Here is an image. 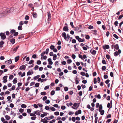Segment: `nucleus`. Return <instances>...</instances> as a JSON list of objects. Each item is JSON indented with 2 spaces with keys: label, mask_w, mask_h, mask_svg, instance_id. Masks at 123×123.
Segmentation results:
<instances>
[{
  "label": "nucleus",
  "mask_w": 123,
  "mask_h": 123,
  "mask_svg": "<svg viewBox=\"0 0 123 123\" xmlns=\"http://www.w3.org/2000/svg\"><path fill=\"white\" fill-rule=\"evenodd\" d=\"M13 9V7H11V8H9L5 11L2 12L1 14L3 16H5L7 13L12 12Z\"/></svg>",
  "instance_id": "f257e3e1"
},
{
  "label": "nucleus",
  "mask_w": 123,
  "mask_h": 123,
  "mask_svg": "<svg viewBox=\"0 0 123 123\" xmlns=\"http://www.w3.org/2000/svg\"><path fill=\"white\" fill-rule=\"evenodd\" d=\"M0 36L2 40H4L6 38V36L5 35V33H3L1 32L0 33Z\"/></svg>",
  "instance_id": "f03ea898"
},
{
  "label": "nucleus",
  "mask_w": 123,
  "mask_h": 123,
  "mask_svg": "<svg viewBox=\"0 0 123 123\" xmlns=\"http://www.w3.org/2000/svg\"><path fill=\"white\" fill-rule=\"evenodd\" d=\"M121 52L120 49H119L117 51L115 52L114 54V55L115 56H117L118 54L121 53Z\"/></svg>",
  "instance_id": "7ed1b4c3"
},
{
  "label": "nucleus",
  "mask_w": 123,
  "mask_h": 123,
  "mask_svg": "<svg viewBox=\"0 0 123 123\" xmlns=\"http://www.w3.org/2000/svg\"><path fill=\"white\" fill-rule=\"evenodd\" d=\"M82 28V26L80 25H79L78 26L74 27V30L78 31L80 29Z\"/></svg>",
  "instance_id": "20e7f679"
},
{
  "label": "nucleus",
  "mask_w": 123,
  "mask_h": 123,
  "mask_svg": "<svg viewBox=\"0 0 123 123\" xmlns=\"http://www.w3.org/2000/svg\"><path fill=\"white\" fill-rule=\"evenodd\" d=\"M110 102V103H108L107 105V107L108 108H109V109L111 108L112 106V100H111Z\"/></svg>",
  "instance_id": "39448f33"
},
{
  "label": "nucleus",
  "mask_w": 123,
  "mask_h": 123,
  "mask_svg": "<svg viewBox=\"0 0 123 123\" xmlns=\"http://www.w3.org/2000/svg\"><path fill=\"white\" fill-rule=\"evenodd\" d=\"M26 66L25 65H23L20 66L19 68V69L21 70H25L26 68Z\"/></svg>",
  "instance_id": "423d86ee"
},
{
  "label": "nucleus",
  "mask_w": 123,
  "mask_h": 123,
  "mask_svg": "<svg viewBox=\"0 0 123 123\" xmlns=\"http://www.w3.org/2000/svg\"><path fill=\"white\" fill-rule=\"evenodd\" d=\"M62 36L66 40L67 39V35L65 32H63L62 33Z\"/></svg>",
  "instance_id": "0eeeda50"
},
{
  "label": "nucleus",
  "mask_w": 123,
  "mask_h": 123,
  "mask_svg": "<svg viewBox=\"0 0 123 123\" xmlns=\"http://www.w3.org/2000/svg\"><path fill=\"white\" fill-rule=\"evenodd\" d=\"M81 110H79L78 111H77L75 112V114L76 115H78L79 114H81Z\"/></svg>",
  "instance_id": "6e6552de"
},
{
  "label": "nucleus",
  "mask_w": 123,
  "mask_h": 123,
  "mask_svg": "<svg viewBox=\"0 0 123 123\" xmlns=\"http://www.w3.org/2000/svg\"><path fill=\"white\" fill-rule=\"evenodd\" d=\"M103 48L104 50H106L109 49V46L108 45H106L105 46L103 45Z\"/></svg>",
  "instance_id": "1a4fd4ad"
},
{
  "label": "nucleus",
  "mask_w": 123,
  "mask_h": 123,
  "mask_svg": "<svg viewBox=\"0 0 123 123\" xmlns=\"http://www.w3.org/2000/svg\"><path fill=\"white\" fill-rule=\"evenodd\" d=\"M63 30L66 31H68L69 30L68 27L67 26H64L63 28Z\"/></svg>",
  "instance_id": "9d476101"
},
{
  "label": "nucleus",
  "mask_w": 123,
  "mask_h": 123,
  "mask_svg": "<svg viewBox=\"0 0 123 123\" xmlns=\"http://www.w3.org/2000/svg\"><path fill=\"white\" fill-rule=\"evenodd\" d=\"M5 63H6L7 64H11L12 63V61L10 59L8 61H6L5 62Z\"/></svg>",
  "instance_id": "9b49d317"
},
{
  "label": "nucleus",
  "mask_w": 123,
  "mask_h": 123,
  "mask_svg": "<svg viewBox=\"0 0 123 123\" xmlns=\"http://www.w3.org/2000/svg\"><path fill=\"white\" fill-rule=\"evenodd\" d=\"M48 61L49 62L48 64L50 65H52L53 64V62L52 61L51 59V58H49L48 59Z\"/></svg>",
  "instance_id": "f8f14e48"
},
{
  "label": "nucleus",
  "mask_w": 123,
  "mask_h": 123,
  "mask_svg": "<svg viewBox=\"0 0 123 123\" xmlns=\"http://www.w3.org/2000/svg\"><path fill=\"white\" fill-rule=\"evenodd\" d=\"M93 34L95 35H97L98 37H99V35L97 34V30H93Z\"/></svg>",
  "instance_id": "ddd939ff"
},
{
  "label": "nucleus",
  "mask_w": 123,
  "mask_h": 123,
  "mask_svg": "<svg viewBox=\"0 0 123 123\" xmlns=\"http://www.w3.org/2000/svg\"><path fill=\"white\" fill-rule=\"evenodd\" d=\"M97 116V114H95L94 117H95V123H97L98 121V117H96Z\"/></svg>",
  "instance_id": "4468645a"
},
{
  "label": "nucleus",
  "mask_w": 123,
  "mask_h": 123,
  "mask_svg": "<svg viewBox=\"0 0 123 123\" xmlns=\"http://www.w3.org/2000/svg\"><path fill=\"white\" fill-rule=\"evenodd\" d=\"M19 47V46H17L16 47H15L13 49V51L14 52H16L17 50L18 49Z\"/></svg>",
  "instance_id": "2eb2a0df"
},
{
  "label": "nucleus",
  "mask_w": 123,
  "mask_h": 123,
  "mask_svg": "<svg viewBox=\"0 0 123 123\" xmlns=\"http://www.w3.org/2000/svg\"><path fill=\"white\" fill-rule=\"evenodd\" d=\"M10 40L11 43L13 44H14L15 42V39L14 38L11 39Z\"/></svg>",
  "instance_id": "dca6fc26"
},
{
  "label": "nucleus",
  "mask_w": 123,
  "mask_h": 123,
  "mask_svg": "<svg viewBox=\"0 0 123 123\" xmlns=\"http://www.w3.org/2000/svg\"><path fill=\"white\" fill-rule=\"evenodd\" d=\"M25 34H22L20 35H19L18 38V39H21L22 38H23L24 37V36H23V35Z\"/></svg>",
  "instance_id": "f3484780"
},
{
  "label": "nucleus",
  "mask_w": 123,
  "mask_h": 123,
  "mask_svg": "<svg viewBox=\"0 0 123 123\" xmlns=\"http://www.w3.org/2000/svg\"><path fill=\"white\" fill-rule=\"evenodd\" d=\"M41 121L43 123H47L49 121H47V120H44V119H42L41 120Z\"/></svg>",
  "instance_id": "a211bd4d"
},
{
  "label": "nucleus",
  "mask_w": 123,
  "mask_h": 123,
  "mask_svg": "<svg viewBox=\"0 0 123 123\" xmlns=\"http://www.w3.org/2000/svg\"><path fill=\"white\" fill-rule=\"evenodd\" d=\"M32 15L34 18H36L37 17V15L36 12H33Z\"/></svg>",
  "instance_id": "6ab92c4d"
},
{
  "label": "nucleus",
  "mask_w": 123,
  "mask_h": 123,
  "mask_svg": "<svg viewBox=\"0 0 123 123\" xmlns=\"http://www.w3.org/2000/svg\"><path fill=\"white\" fill-rule=\"evenodd\" d=\"M114 47L115 48V49L116 50L119 49V47L118 44H116L115 45Z\"/></svg>",
  "instance_id": "aec40b11"
},
{
  "label": "nucleus",
  "mask_w": 123,
  "mask_h": 123,
  "mask_svg": "<svg viewBox=\"0 0 123 123\" xmlns=\"http://www.w3.org/2000/svg\"><path fill=\"white\" fill-rule=\"evenodd\" d=\"M5 117L6 120H9L11 118L9 116L7 115L5 116Z\"/></svg>",
  "instance_id": "412c9836"
},
{
  "label": "nucleus",
  "mask_w": 123,
  "mask_h": 123,
  "mask_svg": "<svg viewBox=\"0 0 123 123\" xmlns=\"http://www.w3.org/2000/svg\"><path fill=\"white\" fill-rule=\"evenodd\" d=\"M19 56H18L15 57V62H17L19 59Z\"/></svg>",
  "instance_id": "4be33fe9"
},
{
  "label": "nucleus",
  "mask_w": 123,
  "mask_h": 123,
  "mask_svg": "<svg viewBox=\"0 0 123 123\" xmlns=\"http://www.w3.org/2000/svg\"><path fill=\"white\" fill-rule=\"evenodd\" d=\"M47 13H48V18H51V15L50 12L49 11L48 12H47Z\"/></svg>",
  "instance_id": "5701e85b"
},
{
  "label": "nucleus",
  "mask_w": 123,
  "mask_h": 123,
  "mask_svg": "<svg viewBox=\"0 0 123 123\" xmlns=\"http://www.w3.org/2000/svg\"><path fill=\"white\" fill-rule=\"evenodd\" d=\"M100 112V114L101 115H103L104 114L105 111L104 110H100V111H99Z\"/></svg>",
  "instance_id": "b1692460"
},
{
  "label": "nucleus",
  "mask_w": 123,
  "mask_h": 123,
  "mask_svg": "<svg viewBox=\"0 0 123 123\" xmlns=\"http://www.w3.org/2000/svg\"><path fill=\"white\" fill-rule=\"evenodd\" d=\"M17 78H15L14 80H13V84H16L17 83Z\"/></svg>",
  "instance_id": "393cba45"
},
{
  "label": "nucleus",
  "mask_w": 123,
  "mask_h": 123,
  "mask_svg": "<svg viewBox=\"0 0 123 123\" xmlns=\"http://www.w3.org/2000/svg\"><path fill=\"white\" fill-rule=\"evenodd\" d=\"M57 56L56 54H55L53 55V60L55 61L57 58Z\"/></svg>",
  "instance_id": "a878e982"
},
{
  "label": "nucleus",
  "mask_w": 123,
  "mask_h": 123,
  "mask_svg": "<svg viewBox=\"0 0 123 123\" xmlns=\"http://www.w3.org/2000/svg\"><path fill=\"white\" fill-rule=\"evenodd\" d=\"M77 107H76V108H75L73 106H72V108H73V109H76L77 108H78V107H79V105L80 104V103H77Z\"/></svg>",
  "instance_id": "bb28decb"
},
{
  "label": "nucleus",
  "mask_w": 123,
  "mask_h": 123,
  "mask_svg": "<svg viewBox=\"0 0 123 123\" xmlns=\"http://www.w3.org/2000/svg\"><path fill=\"white\" fill-rule=\"evenodd\" d=\"M40 77V75H37L35 77H34L33 79L34 80H37L39 77Z\"/></svg>",
  "instance_id": "cd10ccee"
},
{
  "label": "nucleus",
  "mask_w": 123,
  "mask_h": 123,
  "mask_svg": "<svg viewBox=\"0 0 123 123\" xmlns=\"http://www.w3.org/2000/svg\"><path fill=\"white\" fill-rule=\"evenodd\" d=\"M59 62L58 61H56L55 62V66H58V65L59 64V63H58Z\"/></svg>",
  "instance_id": "c85d7f7f"
},
{
  "label": "nucleus",
  "mask_w": 123,
  "mask_h": 123,
  "mask_svg": "<svg viewBox=\"0 0 123 123\" xmlns=\"http://www.w3.org/2000/svg\"><path fill=\"white\" fill-rule=\"evenodd\" d=\"M85 41V40L84 38L83 39H82L81 38H80L79 42H84Z\"/></svg>",
  "instance_id": "c756f323"
},
{
  "label": "nucleus",
  "mask_w": 123,
  "mask_h": 123,
  "mask_svg": "<svg viewBox=\"0 0 123 123\" xmlns=\"http://www.w3.org/2000/svg\"><path fill=\"white\" fill-rule=\"evenodd\" d=\"M27 107V106L24 104H22L21 105V107L23 108H25Z\"/></svg>",
  "instance_id": "7c9ffc66"
},
{
  "label": "nucleus",
  "mask_w": 123,
  "mask_h": 123,
  "mask_svg": "<svg viewBox=\"0 0 123 123\" xmlns=\"http://www.w3.org/2000/svg\"><path fill=\"white\" fill-rule=\"evenodd\" d=\"M18 29L19 30H22V26L21 25H19L18 27Z\"/></svg>",
  "instance_id": "2f4dec72"
},
{
  "label": "nucleus",
  "mask_w": 123,
  "mask_h": 123,
  "mask_svg": "<svg viewBox=\"0 0 123 123\" xmlns=\"http://www.w3.org/2000/svg\"><path fill=\"white\" fill-rule=\"evenodd\" d=\"M41 94L42 95H45L46 94V93L45 92H42L41 93Z\"/></svg>",
  "instance_id": "473e14b6"
},
{
  "label": "nucleus",
  "mask_w": 123,
  "mask_h": 123,
  "mask_svg": "<svg viewBox=\"0 0 123 123\" xmlns=\"http://www.w3.org/2000/svg\"><path fill=\"white\" fill-rule=\"evenodd\" d=\"M50 108L51 109V111H54L55 110V108L54 107H50Z\"/></svg>",
  "instance_id": "72a5a7b5"
},
{
  "label": "nucleus",
  "mask_w": 123,
  "mask_h": 123,
  "mask_svg": "<svg viewBox=\"0 0 123 123\" xmlns=\"http://www.w3.org/2000/svg\"><path fill=\"white\" fill-rule=\"evenodd\" d=\"M53 106L57 108L58 109H59L60 108V107L57 104H55L53 105Z\"/></svg>",
  "instance_id": "f704fd0d"
},
{
  "label": "nucleus",
  "mask_w": 123,
  "mask_h": 123,
  "mask_svg": "<svg viewBox=\"0 0 123 123\" xmlns=\"http://www.w3.org/2000/svg\"><path fill=\"white\" fill-rule=\"evenodd\" d=\"M102 105H100L99 106V110L98 111H100V110H101L102 109Z\"/></svg>",
  "instance_id": "c9c22d12"
},
{
  "label": "nucleus",
  "mask_w": 123,
  "mask_h": 123,
  "mask_svg": "<svg viewBox=\"0 0 123 123\" xmlns=\"http://www.w3.org/2000/svg\"><path fill=\"white\" fill-rule=\"evenodd\" d=\"M49 48H47L46 49L45 51V53L46 54H48L49 52Z\"/></svg>",
  "instance_id": "e433bc0d"
},
{
  "label": "nucleus",
  "mask_w": 123,
  "mask_h": 123,
  "mask_svg": "<svg viewBox=\"0 0 123 123\" xmlns=\"http://www.w3.org/2000/svg\"><path fill=\"white\" fill-rule=\"evenodd\" d=\"M55 46L53 45H51L50 47V49L51 50H53L55 48Z\"/></svg>",
  "instance_id": "4c0bfd02"
},
{
  "label": "nucleus",
  "mask_w": 123,
  "mask_h": 123,
  "mask_svg": "<svg viewBox=\"0 0 123 123\" xmlns=\"http://www.w3.org/2000/svg\"><path fill=\"white\" fill-rule=\"evenodd\" d=\"M72 62L71 60L68 59L67 61V62L68 64H70Z\"/></svg>",
  "instance_id": "58836bf2"
},
{
  "label": "nucleus",
  "mask_w": 123,
  "mask_h": 123,
  "mask_svg": "<svg viewBox=\"0 0 123 123\" xmlns=\"http://www.w3.org/2000/svg\"><path fill=\"white\" fill-rule=\"evenodd\" d=\"M29 17L28 16L26 15L25 16V19L26 20H28L29 19Z\"/></svg>",
  "instance_id": "ea45409f"
},
{
  "label": "nucleus",
  "mask_w": 123,
  "mask_h": 123,
  "mask_svg": "<svg viewBox=\"0 0 123 123\" xmlns=\"http://www.w3.org/2000/svg\"><path fill=\"white\" fill-rule=\"evenodd\" d=\"M16 31L14 29H12L10 31L11 33L13 34Z\"/></svg>",
  "instance_id": "a19ab883"
},
{
  "label": "nucleus",
  "mask_w": 123,
  "mask_h": 123,
  "mask_svg": "<svg viewBox=\"0 0 123 123\" xmlns=\"http://www.w3.org/2000/svg\"><path fill=\"white\" fill-rule=\"evenodd\" d=\"M55 93V92L54 90H52L50 93V94L51 95H53Z\"/></svg>",
  "instance_id": "79ce46f5"
},
{
  "label": "nucleus",
  "mask_w": 123,
  "mask_h": 123,
  "mask_svg": "<svg viewBox=\"0 0 123 123\" xmlns=\"http://www.w3.org/2000/svg\"><path fill=\"white\" fill-rule=\"evenodd\" d=\"M18 32H16V31L14 33V34L13 35V36H16L18 35Z\"/></svg>",
  "instance_id": "37998d69"
},
{
  "label": "nucleus",
  "mask_w": 123,
  "mask_h": 123,
  "mask_svg": "<svg viewBox=\"0 0 123 123\" xmlns=\"http://www.w3.org/2000/svg\"><path fill=\"white\" fill-rule=\"evenodd\" d=\"M81 64L83 66V67H84L86 66V63L84 64V63L82 62H80Z\"/></svg>",
  "instance_id": "c03bdc74"
},
{
  "label": "nucleus",
  "mask_w": 123,
  "mask_h": 123,
  "mask_svg": "<svg viewBox=\"0 0 123 123\" xmlns=\"http://www.w3.org/2000/svg\"><path fill=\"white\" fill-rule=\"evenodd\" d=\"M45 52L44 51H43V52H42L41 54V59H42V57H43L44 55L45 54Z\"/></svg>",
  "instance_id": "a18cd8bd"
},
{
  "label": "nucleus",
  "mask_w": 123,
  "mask_h": 123,
  "mask_svg": "<svg viewBox=\"0 0 123 123\" xmlns=\"http://www.w3.org/2000/svg\"><path fill=\"white\" fill-rule=\"evenodd\" d=\"M34 61L33 60H31L30 61L29 63V64H33L34 63Z\"/></svg>",
  "instance_id": "49530a36"
},
{
  "label": "nucleus",
  "mask_w": 123,
  "mask_h": 123,
  "mask_svg": "<svg viewBox=\"0 0 123 123\" xmlns=\"http://www.w3.org/2000/svg\"><path fill=\"white\" fill-rule=\"evenodd\" d=\"M41 63V62L40 60H37V65H40Z\"/></svg>",
  "instance_id": "de8ad7c7"
},
{
  "label": "nucleus",
  "mask_w": 123,
  "mask_h": 123,
  "mask_svg": "<svg viewBox=\"0 0 123 123\" xmlns=\"http://www.w3.org/2000/svg\"><path fill=\"white\" fill-rule=\"evenodd\" d=\"M80 74L82 76H84L85 75L86 73L84 72H81Z\"/></svg>",
  "instance_id": "09e8293b"
},
{
  "label": "nucleus",
  "mask_w": 123,
  "mask_h": 123,
  "mask_svg": "<svg viewBox=\"0 0 123 123\" xmlns=\"http://www.w3.org/2000/svg\"><path fill=\"white\" fill-rule=\"evenodd\" d=\"M15 67V65H11L10 67V69H12Z\"/></svg>",
  "instance_id": "8fccbe9b"
},
{
  "label": "nucleus",
  "mask_w": 123,
  "mask_h": 123,
  "mask_svg": "<svg viewBox=\"0 0 123 123\" xmlns=\"http://www.w3.org/2000/svg\"><path fill=\"white\" fill-rule=\"evenodd\" d=\"M102 63L103 64H106V61L105 60H103L102 61Z\"/></svg>",
  "instance_id": "3c124183"
},
{
  "label": "nucleus",
  "mask_w": 123,
  "mask_h": 123,
  "mask_svg": "<svg viewBox=\"0 0 123 123\" xmlns=\"http://www.w3.org/2000/svg\"><path fill=\"white\" fill-rule=\"evenodd\" d=\"M64 90L65 91H67L68 90V88L67 86L65 87H64Z\"/></svg>",
  "instance_id": "603ef678"
},
{
  "label": "nucleus",
  "mask_w": 123,
  "mask_h": 123,
  "mask_svg": "<svg viewBox=\"0 0 123 123\" xmlns=\"http://www.w3.org/2000/svg\"><path fill=\"white\" fill-rule=\"evenodd\" d=\"M14 76L13 75H11L9 76V79H12L13 78Z\"/></svg>",
  "instance_id": "864d4df0"
},
{
  "label": "nucleus",
  "mask_w": 123,
  "mask_h": 123,
  "mask_svg": "<svg viewBox=\"0 0 123 123\" xmlns=\"http://www.w3.org/2000/svg\"><path fill=\"white\" fill-rule=\"evenodd\" d=\"M72 42L73 43H75L76 42V40L75 39H73L72 40Z\"/></svg>",
  "instance_id": "5fc2aeb1"
},
{
  "label": "nucleus",
  "mask_w": 123,
  "mask_h": 123,
  "mask_svg": "<svg viewBox=\"0 0 123 123\" xmlns=\"http://www.w3.org/2000/svg\"><path fill=\"white\" fill-rule=\"evenodd\" d=\"M50 101L49 100H47L45 101V103L47 104H49L50 103Z\"/></svg>",
  "instance_id": "6e6d98bb"
},
{
  "label": "nucleus",
  "mask_w": 123,
  "mask_h": 123,
  "mask_svg": "<svg viewBox=\"0 0 123 123\" xmlns=\"http://www.w3.org/2000/svg\"><path fill=\"white\" fill-rule=\"evenodd\" d=\"M4 42L3 41H1L0 42V45L1 46H3L2 45L4 44Z\"/></svg>",
  "instance_id": "4d7b16f0"
},
{
  "label": "nucleus",
  "mask_w": 123,
  "mask_h": 123,
  "mask_svg": "<svg viewBox=\"0 0 123 123\" xmlns=\"http://www.w3.org/2000/svg\"><path fill=\"white\" fill-rule=\"evenodd\" d=\"M113 36L114 37L117 39H118V36L116 34H114L113 35Z\"/></svg>",
  "instance_id": "13d9d810"
},
{
  "label": "nucleus",
  "mask_w": 123,
  "mask_h": 123,
  "mask_svg": "<svg viewBox=\"0 0 123 123\" xmlns=\"http://www.w3.org/2000/svg\"><path fill=\"white\" fill-rule=\"evenodd\" d=\"M66 107L65 105H62L61 106V108L62 110H64L66 109Z\"/></svg>",
  "instance_id": "bf43d9fd"
},
{
  "label": "nucleus",
  "mask_w": 123,
  "mask_h": 123,
  "mask_svg": "<svg viewBox=\"0 0 123 123\" xmlns=\"http://www.w3.org/2000/svg\"><path fill=\"white\" fill-rule=\"evenodd\" d=\"M37 105H36V104H34L33 105V106L35 108H37L38 107Z\"/></svg>",
  "instance_id": "052dcab7"
},
{
  "label": "nucleus",
  "mask_w": 123,
  "mask_h": 123,
  "mask_svg": "<svg viewBox=\"0 0 123 123\" xmlns=\"http://www.w3.org/2000/svg\"><path fill=\"white\" fill-rule=\"evenodd\" d=\"M39 85V84L38 83H37L35 84V86L36 87H38Z\"/></svg>",
  "instance_id": "680f3d73"
},
{
  "label": "nucleus",
  "mask_w": 123,
  "mask_h": 123,
  "mask_svg": "<svg viewBox=\"0 0 123 123\" xmlns=\"http://www.w3.org/2000/svg\"><path fill=\"white\" fill-rule=\"evenodd\" d=\"M111 114L108 115L106 116V117L107 118H111Z\"/></svg>",
  "instance_id": "e2e57ef3"
},
{
  "label": "nucleus",
  "mask_w": 123,
  "mask_h": 123,
  "mask_svg": "<svg viewBox=\"0 0 123 123\" xmlns=\"http://www.w3.org/2000/svg\"><path fill=\"white\" fill-rule=\"evenodd\" d=\"M49 86H47L44 88V89L45 90L48 89L49 87Z\"/></svg>",
  "instance_id": "0e129e2a"
},
{
  "label": "nucleus",
  "mask_w": 123,
  "mask_h": 123,
  "mask_svg": "<svg viewBox=\"0 0 123 123\" xmlns=\"http://www.w3.org/2000/svg\"><path fill=\"white\" fill-rule=\"evenodd\" d=\"M24 111V110L22 108L20 109L19 111V112L21 113H22V112H23Z\"/></svg>",
  "instance_id": "69168bd1"
},
{
  "label": "nucleus",
  "mask_w": 123,
  "mask_h": 123,
  "mask_svg": "<svg viewBox=\"0 0 123 123\" xmlns=\"http://www.w3.org/2000/svg\"><path fill=\"white\" fill-rule=\"evenodd\" d=\"M55 115L56 116H58L59 115V112L58 111H56L54 113Z\"/></svg>",
  "instance_id": "338daca9"
},
{
  "label": "nucleus",
  "mask_w": 123,
  "mask_h": 123,
  "mask_svg": "<svg viewBox=\"0 0 123 123\" xmlns=\"http://www.w3.org/2000/svg\"><path fill=\"white\" fill-rule=\"evenodd\" d=\"M123 17V14H122L119 16L118 19H121Z\"/></svg>",
  "instance_id": "774afa93"
}]
</instances>
